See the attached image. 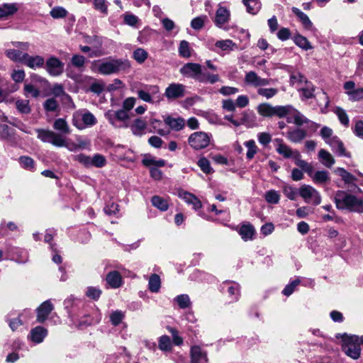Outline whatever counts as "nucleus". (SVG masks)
Returning a JSON list of instances; mask_svg holds the SVG:
<instances>
[{
	"label": "nucleus",
	"instance_id": "17",
	"mask_svg": "<svg viewBox=\"0 0 363 363\" xmlns=\"http://www.w3.org/2000/svg\"><path fill=\"white\" fill-rule=\"evenodd\" d=\"M335 172L341 177L345 184L350 185V191L354 192L361 191V189L354 184V182L357 181V178L354 175L342 167L337 168Z\"/></svg>",
	"mask_w": 363,
	"mask_h": 363
},
{
	"label": "nucleus",
	"instance_id": "52",
	"mask_svg": "<svg viewBox=\"0 0 363 363\" xmlns=\"http://www.w3.org/2000/svg\"><path fill=\"white\" fill-rule=\"evenodd\" d=\"M125 317V314L121 311H115L110 314V320L112 325L116 326L119 325Z\"/></svg>",
	"mask_w": 363,
	"mask_h": 363
},
{
	"label": "nucleus",
	"instance_id": "18",
	"mask_svg": "<svg viewBox=\"0 0 363 363\" xmlns=\"http://www.w3.org/2000/svg\"><path fill=\"white\" fill-rule=\"evenodd\" d=\"M178 196L183 199L187 204L192 205L194 210H198L202 207L201 201L193 194L184 190H179Z\"/></svg>",
	"mask_w": 363,
	"mask_h": 363
},
{
	"label": "nucleus",
	"instance_id": "45",
	"mask_svg": "<svg viewBox=\"0 0 363 363\" xmlns=\"http://www.w3.org/2000/svg\"><path fill=\"white\" fill-rule=\"evenodd\" d=\"M16 106L18 111L24 114H28L31 111L29 106V101L26 99H19L16 101Z\"/></svg>",
	"mask_w": 363,
	"mask_h": 363
},
{
	"label": "nucleus",
	"instance_id": "12",
	"mask_svg": "<svg viewBox=\"0 0 363 363\" xmlns=\"http://www.w3.org/2000/svg\"><path fill=\"white\" fill-rule=\"evenodd\" d=\"M38 138L43 142L50 143L55 146L61 147L62 143V136L52 130L38 129Z\"/></svg>",
	"mask_w": 363,
	"mask_h": 363
},
{
	"label": "nucleus",
	"instance_id": "64",
	"mask_svg": "<svg viewBox=\"0 0 363 363\" xmlns=\"http://www.w3.org/2000/svg\"><path fill=\"white\" fill-rule=\"evenodd\" d=\"M101 294V291L94 286H89L86 291V295L94 300H97Z\"/></svg>",
	"mask_w": 363,
	"mask_h": 363
},
{
	"label": "nucleus",
	"instance_id": "35",
	"mask_svg": "<svg viewBox=\"0 0 363 363\" xmlns=\"http://www.w3.org/2000/svg\"><path fill=\"white\" fill-rule=\"evenodd\" d=\"M246 6L247 11L251 14H256L261 9L259 0H242Z\"/></svg>",
	"mask_w": 363,
	"mask_h": 363
},
{
	"label": "nucleus",
	"instance_id": "30",
	"mask_svg": "<svg viewBox=\"0 0 363 363\" xmlns=\"http://www.w3.org/2000/svg\"><path fill=\"white\" fill-rule=\"evenodd\" d=\"M16 4H4L0 6V19L6 18L18 11Z\"/></svg>",
	"mask_w": 363,
	"mask_h": 363
},
{
	"label": "nucleus",
	"instance_id": "25",
	"mask_svg": "<svg viewBox=\"0 0 363 363\" xmlns=\"http://www.w3.org/2000/svg\"><path fill=\"white\" fill-rule=\"evenodd\" d=\"M327 144L340 156L350 157V154L346 152L342 142L337 136H334L333 138L328 140Z\"/></svg>",
	"mask_w": 363,
	"mask_h": 363
},
{
	"label": "nucleus",
	"instance_id": "48",
	"mask_svg": "<svg viewBox=\"0 0 363 363\" xmlns=\"http://www.w3.org/2000/svg\"><path fill=\"white\" fill-rule=\"evenodd\" d=\"M335 113L337 116L340 122L343 125L347 127L349 125L350 121L346 111L340 107H336Z\"/></svg>",
	"mask_w": 363,
	"mask_h": 363
},
{
	"label": "nucleus",
	"instance_id": "5",
	"mask_svg": "<svg viewBox=\"0 0 363 363\" xmlns=\"http://www.w3.org/2000/svg\"><path fill=\"white\" fill-rule=\"evenodd\" d=\"M96 123V117L89 111H79L73 114L72 124L79 130L93 126Z\"/></svg>",
	"mask_w": 363,
	"mask_h": 363
},
{
	"label": "nucleus",
	"instance_id": "2",
	"mask_svg": "<svg viewBox=\"0 0 363 363\" xmlns=\"http://www.w3.org/2000/svg\"><path fill=\"white\" fill-rule=\"evenodd\" d=\"M334 199L338 209L359 213L363 212V199L345 191H337L335 194Z\"/></svg>",
	"mask_w": 363,
	"mask_h": 363
},
{
	"label": "nucleus",
	"instance_id": "24",
	"mask_svg": "<svg viewBox=\"0 0 363 363\" xmlns=\"http://www.w3.org/2000/svg\"><path fill=\"white\" fill-rule=\"evenodd\" d=\"M159 91L160 90L157 86H146L145 90H138V96L141 100L145 102L152 103V96L157 94Z\"/></svg>",
	"mask_w": 363,
	"mask_h": 363
},
{
	"label": "nucleus",
	"instance_id": "33",
	"mask_svg": "<svg viewBox=\"0 0 363 363\" xmlns=\"http://www.w3.org/2000/svg\"><path fill=\"white\" fill-rule=\"evenodd\" d=\"M318 157L321 163L326 167H331L335 164V160L331 154L321 149L318 152Z\"/></svg>",
	"mask_w": 363,
	"mask_h": 363
},
{
	"label": "nucleus",
	"instance_id": "41",
	"mask_svg": "<svg viewBox=\"0 0 363 363\" xmlns=\"http://www.w3.org/2000/svg\"><path fill=\"white\" fill-rule=\"evenodd\" d=\"M147 123L143 118H137L131 125V130L134 135H140L146 128Z\"/></svg>",
	"mask_w": 363,
	"mask_h": 363
},
{
	"label": "nucleus",
	"instance_id": "32",
	"mask_svg": "<svg viewBox=\"0 0 363 363\" xmlns=\"http://www.w3.org/2000/svg\"><path fill=\"white\" fill-rule=\"evenodd\" d=\"M5 54L12 61L23 63L26 53L19 50L9 49L5 51Z\"/></svg>",
	"mask_w": 363,
	"mask_h": 363
},
{
	"label": "nucleus",
	"instance_id": "55",
	"mask_svg": "<svg viewBox=\"0 0 363 363\" xmlns=\"http://www.w3.org/2000/svg\"><path fill=\"white\" fill-rule=\"evenodd\" d=\"M85 57L82 55H74L71 59L72 65L78 68L80 71L83 70V67L85 65Z\"/></svg>",
	"mask_w": 363,
	"mask_h": 363
},
{
	"label": "nucleus",
	"instance_id": "59",
	"mask_svg": "<svg viewBox=\"0 0 363 363\" xmlns=\"http://www.w3.org/2000/svg\"><path fill=\"white\" fill-rule=\"evenodd\" d=\"M257 93L267 99H271L278 93V90L274 88H260L257 90Z\"/></svg>",
	"mask_w": 363,
	"mask_h": 363
},
{
	"label": "nucleus",
	"instance_id": "13",
	"mask_svg": "<svg viewBox=\"0 0 363 363\" xmlns=\"http://www.w3.org/2000/svg\"><path fill=\"white\" fill-rule=\"evenodd\" d=\"M186 93V86L179 83H171L165 89L164 96L168 100L183 98Z\"/></svg>",
	"mask_w": 363,
	"mask_h": 363
},
{
	"label": "nucleus",
	"instance_id": "1",
	"mask_svg": "<svg viewBox=\"0 0 363 363\" xmlns=\"http://www.w3.org/2000/svg\"><path fill=\"white\" fill-rule=\"evenodd\" d=\"M130 67V62L125 59L106 58L93 62L91 69L103 75H111L120 72H127Z\"/></svg>",
	"mask_w": 363,
	"mask_h": 363
},
{
	"label": "nucleus",
	"instance_id": "46",
	"mask_svg": "<svg viewBox=\"0 0 363 363\" xmlns=\"http://www.w3.org/2000/svg\"><path fill=\"white\" fill-rule=\"evenodd\" d=\"M284 194L290 200L294 201L297 197L298 191L296 188L289 185L284 184L282 186Z\"/></svg>",
	"mask_w": 363,
	"mask_h": 363
},
{
	"label": "nucleus",
	"instance_id": "34",
	"mask_svg": "<svg viewBox=\"0 0 363 363\" xmlns=\"http://www.w3.org/2000/svg\"><path fill=\"white\" fill-rule=\"evenodd\" d=\"M151 202L153 206L162 211H166L169 208L168 200L160 196H152Z\"/></svg>",
	"mask_w": 363,
	"mask_h": 363
},
{
	"label": "nucleus",
	"instance_id": "60",
	"mask_svg": "<svg viewBox=\"0 0 363 363\" xmlns=\"http://www.w3.org/2000/svg\"><path fill=\"white\" fill-rule=\"evenodd\" d=\"M106 164V159L105 157L101 155L96 154L93 156V157H91V166H94L96 167H102Z\"/></svg>",
	"mask_w": 363,
	"mask_h": 363
},
{
	"label": "nucleus",
	"instance_id": "14",
	"mask_svg": "<svg viewBox=\"0 0 363 363\" xmlns=\"http://www.w3.org/2000/svg\"><path fill=\"white\" fill-rule=\"evenodd\" d=\"M208 352L199 345H193L190 348V363H208Z\"/></svg>",
	"mask_w": 363,
	"mask_h": 363
},
{
	"label": "nucleus",
	"instance_id": "21",
	"mask_svg": "<svg viewBox=\"0 0 363 363\" xmlns=\"http://www.w3.org/2000/svg\"><path fill=\"white\" fill-rule=\"evenodd\" d=\"M23 64L30 69H35L44 67L45 60L40 55H30L28 53L25 55Z\"/></svg>",
	"mask_w": 363,
	"mask_h": 363
},
{
	"label": "nucleus",
	"instance_id": "3",
	"mask_svg": "<svg viewBox=\"0 0 363 363\" xmlns=\"http://www.w3.org/2000/svg\"><path fill=\"white\" fill-rule=\"evenodd\" d=\"M296 165L302 169L303 172H306L315 184H325L330 179V174L328 171L321 170L313 172V167L312 164L305 160H298Z\"/></svg>",
	"mask_w": 363,
	"mask_h": 363
},
{
	"label": "nucleus",
	"instance_id": "9",
	"mask_svg": "<svg viewBox=\"0 0 363 363\" xmlns=\"http://www.w3.org/2000/svg\"><path fill=\"white\" fill-rule=\"evenodd\" d=\"M298 194L307 203L317 206L321 202L319 192L312 186L303 184L298 189Z\"/></svg>",
	"mask_w": 363,
	"mask_h": 363
},
{
	"label": "nucleus",
	"instance_id": "23",
	"mask_svg": "<svg viewBox=\"0 0 363 363\" xmlns=\"http://www.w3.org/2000/svg\"><path fill=\"white\" fill-rule=\"evenodd\" d=\"M53 310V305L50 301H44L37 309V320L43 323Z\"/></svg>",
	"mask_w": 363,
	"mask_h": 363
},
{
	"label": "nucleus",
	"instance_id": "39",
	"mask_svg": "<svg viewBox=\"0 0 363 363\" xmlns=\"http://www.w3.org/2000/svg\"><path fill=\"white\" fill-rule=\"evenodd\" d=\"M294 42L297 46L304 50L313 49V46L308 39L301 35L298 34L295 35L294 38Z\"/></svg>",
	"mask_w": 363,
	"mask_h": 363
},
{
	"label": "nucleus",
	"instance_id": "10",
	"mask_svg": "<svg viewBox=\"0 0 363 363\" xmlns=\"http://www.w3.org/2000/svg\"><path fill=\"white\" fill-rule=\"evenodd\" d=\"M276 144L277 152L282 155L285 158L292 157L294 160V162L296 164L298 160H303L301 159V154L297 150H293L289 146L284 143V141L281 138H276L274 140Z\"/></svg>",
	"mask_w": 363,
	"mask_h": 363
},
{
	"label": "nucleus",
	"instance_id": "40",
	"mask_svg": "<svg viewBox=\"0 0 363 363\" xmlns=\"http://www.w3.org/2000/svg\"><path fill=\"white\" fill-rule=\"evenodd\" d=\"M148 286L151 292L157 293L159 291L161 286V280L159 275L153 274L150 276Z\"/></svg>",
	"mask_w": 363,
	"mask_h": 363
},
{
	"label": "nucleus",
	"instance_id": "54",
	"mask_svg": "<svg viewBox=\"0 0 363 363\" xmlns=\"http://www.w3.org/2000/svg\"><path fill=\"white\" fill-rule=\"evenodd\" d=\"M175 301L181 308H186L190 306L191 301L188 295L182 294L175 298Z\"/></svg>",
	"mask_w": 363,
	"mask_h": 363
},
{
	"label": "nucleus",
	"instance_id": "29",
	"mask_svg": "<svg viewBox=\"0 0 363 363\" xmlns=\"http://www.w3.org/2000/svg\"><path fill=\"white\" fill-rule=\"evenodd\" d=\"M292 11L298 18L304 28L307 30L313 29V23L306 13L296 7L292 8Z\"/></svg>",
	"mask_w": 363,
	"mask_h": 363
},
{
	"label": "nucleus",
	"instance_id": "27",
	"mask_svg": "<svg viewBox=\"0 0 363 363\" xmlns=\"http://www.w3.org/2000/svg\"><path fill=\"white\" fill-rule=\"evenodd\" d=\"M219 80L220 78L218 74H211L206 72V69H203L202 67L201 66V73L199 74L196 81L201 83H210L213 84Z\"/></svg>",
	"mask_w": 363,
	"mask_h": 363
},
{
	"label": "nucleus",
	"instance_id": "63",
	"mask_svg": "<svg viewBox=\"0 0 363 363\" xmlns=\"http://www.w3.org/2000/svg\"><path fill=\"white\" fill-rule=\"evenodd\" d=\"M314 87L311 84H306V86L302 88L301 91L303 97L306 99H311L314 96Z\"/></svg>",
	"mask_w": 363,
	"mask_h": 363
},
{
	"label": "nucleus",
	"instance_id": "20",
	"mask_svg": "<svg viewBox=\"0 0 363 363\" xmlns=\"http://www.w3.org/2000/svg\"><path fill=\"white\" fill-rule=\"evenodd\" d=\"M245 82L255 87L264 86L269 84V79L261 78L253 71H250L246 73L245 77Z\"/></svg>",
	"mask_w": 363,
	"mask_h": 363
},
{
	"label": "nucleus",
	"instance_id": "44",
	"mask_svg": "<svg viewBox=\"0 0 363 363\" xmlns=\"http://www.w3.org/2000/svg\"><path fill=\"white\" fill-rule=\"evenodd\" d=\"M264 199L269 203L277 204L280 200V194L275 190H269L265 193Z\"/></svg>",
	"mask_w": 363,
	"mask_h": 363
},
{
	"label": "nucleus",
	"instance_id": "42",
	"mask_svg": "<svg viewBox=\"0 0 363 363\" xmlns=\"http://www.w3.org/2000/svg\"><path fill=\"white\" fill-rule=\"evenodd\" d=\"M216 47L221 49L222 50H233L237 48V45L233 42L231 40H218L216 44Z\"/></svg>",
	"mask_w": 363,
	"mask_h": 363
},
{
	"label": "nucleus",
	"instance_id": "26",
	"mask_svg": "<svg viewBox=\"0 0 363 363\" xmlns=\"http://www.w3.org/2000/svg\"><path fill=\"white\" fill-rule=\"evenodd\" d=\"M306 131L302 128H295L287 133V138L291 143H301L306 137Z\"/></svg>",
	"mask_w": 363,
	"mask_h": 363
},
{
	"label": "nucleus",
	"instance_id": "22",
	"mask_svg": "<svg viewBox=\"0 0 363 363\" xmlns=\"http://www.w3.org/2000/svg\"><path fill=\"white\" fill-rule=\"evenodd\" d=\"M77 141V143L70 140L67 141L65 138L62 137L63 145H62L61 147H65L71 152H77L80 150L86 149L88 147L89 143L81 137H78Z\"/></svg>",
	"mask_w": 363,
	"mask_h": 363
},
{
	"label": "nucleus",
	"instance_id": "7",
	"mask_svg": "<svg viewBox=\"0 0 363 363\" xmlns=\"http://www.w3.org/2000/svg\"><path fill=\"white\" fill-rule=\"evenodd\" d=\"M286 106L291 108L287 113V116H286L288 123H294L297 126H301L304 124H309L310 127L314 129H317L319 127L318 124L310 121L291 105H286Z\"/></svg>",
	"mask_w": 363,
	"mask_h": 363
},
{
	"label": "nucleus",
	"instance_id": "61",
	"mask_svg": "<svg viewBox=\"0 0 363 363\" xmlns=\"http://www.w3.org/2000/svg\"><path fill=\"white\" fill-rule=\"evenodd\" d=\"M93 2L95 9L104 15L108 13L107 2L106 0H93Z\"/></svg>",
	"mask_w": 363,
	"mask_h": 363
},
{
	"label": "nucleus",
	"instance_id": "51",
	"mask_svg": "<svg viewBox=\"0 0 363 363\" xmlns=\"http://www.w3.org/2000/svg\"><path fill=\"white\" fill-rule=\"evenodd\" d=\"M159 348L162 351H169L172 349V342L169 336L162 335L160 337Z\"/></svg>",
	"mask_w": 363,
	"mask_h": 363
},
{
	"label": "nucleus",
	"instance_id": "19",
	"mask_svg": "<svg viewBox=\"0 0 363 363\" xmlns=\"http://www.w3.org/2000/svg\"><path fill=\"white\" fill-rule=\"evenodd\" d=\"M230 17V11L226 7L218 5L216 12L214 23L217 27L222 28L225 23L229 21Z\"/></svg>",
	"mask_w": 363,
	"mask_h": 363
},
{
	"label": "nucleus",
	"instance_id": "6",
	"mask_svg": "<svg viewBox=\"0 0 363 363\" xmlns=\"http://www.w3.org/2000/svg\"><path fill=\"white\" fill-rule=\"evenodd\" d=\"M105 117L116 128H127L128 126L130 116L125 110L108 111L105 113Z\"/></svg>",
	"mask_w": 363,
	"mask_h": 363
},
{
	"label": "nucleus",
	"instance_id": "49",
	"mask_svg": "<svg viewBox=\"0 0 363 363\" xmlns=\"http://www.w3.org/2000/svg\"><path fill=\"white\" fill-rule=\"evenodd\" d=\"M197 164L205 174H212L213 172V169L211 167L210 162L206 157L200 158Z\"/></svg>",
	"mask_w": 363,
	"mask_h": 363
},
{
	"label": "nucleus",
	"instance_id": "37",
	"mask_svg": "<svg viewBox=\"0 0 363 363\" xmlns=\"http://www.w3.org/2000/svg\"><path fill=\"white\" fill-rule=\"evenodd\" d=\"M239 233L242 238L247 241L252 239L255 234V229L252 225H242L240 229Z\"/></svg>",
	"mask_w": 363,
	"mask_h": 363
},
{
	"label": "nucleus",
	"instance_id": "16",
	"mask_svg": "<svg viewBox=\"0 0 363 363\" xmlns=\"http://www.w3.org/2000/svg\"><path fill=\"white\" fill-rule=\"evenodd\" d=\"M201 66L199 63L188 62L180 68L179 72L187 78L197 80L199 74L201 73Z\"/></svg>",
	"mask_w": 363,
	"mask_h": 363
},
{
	"label": "nucleus",
	"instance_id": "15",
	"mask_svg": "<svg viewBox=\"0 0 363 363\" xmlns=\"http://www.w3.org/2000/svg\"><path fill=\"white\" fill-rule=\"evenodd\" d=\"M343 341L342 350L345 353L354 359H358L361 353L360 346L354 341L350 340L347 335L345 337Z\"/></svg>",
	"mask_w": 363,
	"mask_h": 363
},
{
	"label": "nucleus",
	"instance_id": "43",
	"mask_svg": "<svg viewBox=\"0 0 363 363\" xmlns=\"http://www.w3.org/2000/svg\"><path fill=\"white\" fill-rule=\"evenodd\" d=\"M244 145L247 148L246 154L247 158L248 160H252L257 152V147L255 142L253 140H250L245 142Z\"/></svg>",
	"mask_w": 363,
	"mask_h": 363
},
{
	"label": "nucleus",
	"instance_id": "8",
	"mask_svg": "<svg viewBox=\"0 0 363 363\" xmlns=\"http://www.w3.org/2000/svg\"><path fill=\"white\" fill-rule=\"evenodd\" d=\"M211 138V134L199 131L191 134L188 142L193 149L199 150L207 147L210 144Z\"/></svg>",
	"mask_w": 363,
	"mask_h": 363
},
{
	"label": "nucleus",
	"instance_id": "36",
	"mask_svg": "<svg viewBox=\"0 0 363 363\" xmlns=\"http://www.w3.org/2000/svg\"><path fill=\"white\" fill-rule=\"evenodd\" d=\"M164 122L172 129L179 130L184 126V120L181 118H174L170 116L167 117L164 119Z\"/></svg>",
	"mask_w": 363,
	"mask_h": 363
},
{
	"label": "nucleus",
	"instance_id": "31",
	"mask_svg": "<svg viewBox=\"0 0 363 363\" xmlns=\"http://www.w3.org/2000/svg\"><path fill=\"white\" fill-rule=\"evenodd\" d=\"M106 281L111 287L116 289L121 286L122 279L118 272L112 271L107 274Z\"/></svg>",
	"mask_w": 363,
	"mask_h": 363
},
{
	"label": "nucleus",
	"instance_id": "28",
	"mask_svg": "<svg viewBox=\"0 0 363 363\" xmlns=\"http://www.w3.org/2000/svg\"><path fill=\"white\" fill-rule=\"evenodd\" d=\"M47 335V330L41 326H37L30 331L31 340L35 343L42 342Z\"/></svg>",
	"mask_w": 363,
	"mask_h": 363
},
{
	"label": "nucleus",
	"instance_id": "53",
	"mask_svg": "<svg viewBox=\"0 0 363 363\" xmlns=\"http://www.w3.org/2000/svg\"><path fill=\"white\" fill-rule=\"evenodd\" d=\"M144 165L151 167H163L165 164V162L163 160H155V158H145L143 160Z\"/></svg>",
	"mask_w": 363,
	"mask_h": 363
},
{
	"label": "nucleus",
	"instance_id": "50",
	"mask_svg": "<svg viewBox=\"0 0 363 363\" xmlns=\"http://www.w3.org/2000/svg\"><path fill=\"white\" fill-rule=\"evenodd\" d=\"M67 13V11L62 6H55L50 12V16L55 19L65 18Z\"/></svg>",
	"mask_w": 363,
	"mask_h": 363
},
{
	"label": "nucleus",
	"instance_id": "4",
	"mask_svg": "<svg viewBox=\"0 0 363 363\" xmlns=\"http://www.w3.org/2000/svg\"><path fill=\"white\" fill-rule=\"evenodd\" d=\"M290 107L286 106H272L268 103H263L258 105L257 111L263 117L277 116L280 118L287 116Z\"/></svg>",
	"mask_w": 363,
	"mask_h": 363
},
{
	"label": "nucleus",
	"instance_id": "57",
	"mask_svg": "<svg viewBox=\"0 0 363 363\" xmlns=\"http://www.w3.org/2000/svg\"><path fill=\"white\" fill-rule=\"evenodd\" d=\"M206 20V16H201L194 18L191 22V26L194 30H200L203 27L204 23Z\"/></svg>",
	"mask_w": 363,
	"mask_h": 363
},
{
	"label": "nucleus",
	"instance_id": "11",
	"mask_svg": "<svg viewBox=\"0 0 363 363\" xmlns=\"http://www.w3.org/2000/svg\"><path fill=\"white\" fill-rule=\"evenodd\" d=\"M44 68L50 76L58 77L63 73L65 64L57 57L51 56L45 62Z\"/></svg>",
	"mask_w": 363,
	"mask_h": 363
},
{
	"label": "nucleus",
	"instance_id": "62",
	"mask_svg": "<svg viewBox=\"0 0 363 363\" xmlns=\"http://www.w3.org/2000/svg\"><path fill=\"white\" fill-rule=\"evenodd\" d=\"M19 162L21 165L27 169L31 170L34 167V161L33 160L27 156H22L19 158Z\"/></svg>",
	"mask_w": 363,
	"mask_h": 363
},
{
	"label": "nucleus",
	"instance_id": "47",
	"mask_svg": "<svg viewBox=\"0 0 363 363\" xmlns=\"http://www.w3.org/2000/svg\"><path fill=\"white\" fill-rule=\"evenodd\" d=\"M179 53L180 56L185 58L191 57V49L189 43L186 40H182L179 47Z\"/></svg>",
	"mask_w": 363,
	"mask_h": 363
},
{
	"label": "nucleus",
	"instance_id": "58",
	"mask_svg": "<svg viewBox=\"0 0 363 363\" xmlns=\"http://www.w3.org/2000/svg\"><path fill=\"white\" fill-rule=\"evenodd\" d=\"M24 91L26 97L32 96L33 98H37L40 95V91L36 89L33 85L30 84H26L24 85Z\"/></svg>",
	"mask_w": 363,
	"mask_h": 363
},
{
	"label": "nucleus",
	"instance_id": "38",
	"mask_svg": "<svg viewBox=\"0 0 363 363\" xmlns=\"http://www.w3.org/2000/svg\"><path fill=\"white\" fill-rule=\"evenodd\" d=\"M53 128L63 134H69L71 132L67 122L64 118L56 119L53 123Z\"/></svg>",
	"mask_w": 363,
	"mask_h": 363
},
{
	"label": "nucleus",
	"instance_id": "56",
	"mask_svg": "<svg viewBox=\"0 0 363 363\" xmlns=\"http://www.w3.org/2000/svg\"><path fill=\"white\" fill-rule=\"evenodd\" d=\"M147 56V52L143 48H137L133 52V58L140 64L144 62Z\"/></svg>",
	"mask_w": 363,
	"mask_h": 363
}]
</instances>
